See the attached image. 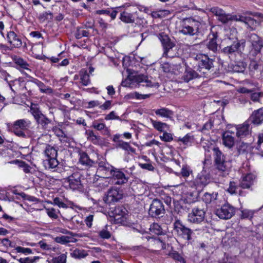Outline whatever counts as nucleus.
Instances as JSON below:
<instances>
[{
  "label": "nucleus",
  "mask_w": 263,
  "mask_h": 263,
  "mask_svg": "<svg viewBox=\"0 0 263 263\" xmlns=\"http://www.w3.org/2000/svg\"><path fill=\"white\" fill-rule=\"evenodd\" d=\"M193 68L200 73V76L210 78L214 72V60L205 54H198L190 58Z\"/></svg>",
  "instance_id": "nucleus-1"
},
{
  "label": "nucleus",
  "mask_w": 263,
  "mask_h": 263,
  "mask_svg": "<svg viewBox=\"0 0 263 263\" xmlns=\"http://www.w3.org/2000/svg\"><path fill=\"white\" fill-rule=\"evenodd\" d=\"M202 26V24L200 22L193 18H186L182 22L179 32L185 35L195 36L193 42L196 45L202 40L203 36Z\"/></svg>",
  "instance_id": "nucleus-2"
},
{
  "label": "nucleus",
  "mask_w": 263,
  "mask_h": 263,
  "mask_svg": "<svg viewBox=\"0 0 263 263\" xmlns=\"http://www.w3.org/2000/svg\"><path fill=\"white\" fill-rule=\"evenodd\" d=\"M210 182V174L209 172L203 169L198 174L195 179L189 181L187 183L189 187L196 190L199 194Z\"/></svg>",
  "instance_id": "nucleus-3"
},
{
  "label": "nucleus",
  "mask_w": 263,
  "mask_h": 263,
  "mask_svg": "<svg viewBox=\"0 0 263 263\" xmlns=\"http://www.w3.org/2000/svg\"><path fill=\"white\" fill-rule=\"evenodd\" d=\"M83 179L82 172L74 169L72 173L66 179V182L68 183L69 187L72 190L82 192L84 189L82 183Z\"/></svg>",
  "instance_id": "nucleus-4"
},
{
  "label": "nucleus",
  "mask_w": 263,
  "mask_h": 263,
  "mask_svg": "<svg viewBox=\"0 0 263 263\" xmlns=\"http://www.w3.org/2000/svg\"><path fill=\"white\" fill-rule=\"evenodd\" d=\"M206 211V208L203 205L195 206L188 214V221L193 223H201L205 219Z\"/></svg>",
  "instance_id": "nucleus-5"
},
{
  "label": "nucleus",
  "mask_w": 263,
  "mask_h": 263,
  "mask_svg": "<svg viewBox=\"0 0 263 263\" xmlns=\"http://www.w3.org/2000/svg\"><path fill=\"white\" fill-rule=\"evenodd\" d=\"M29 112L33 116L36 123L44 129L47 127V125L51 123V120L44 115L39 107L36 104H31Z\"/></svg>",
  "instance_id": "nucleus-6"
},
{
  "label": "nucleus",
  "mask_w": 263,
  "mask_h": 263,
  "mask_svg": "<svg viewBox=\"0 0 263 263\" xmlns=\"http://www.w3.org/2000/svg\"><path fill=\"white\" fill-rule=\"evenodd\" d=\"M44 154L47 159L44 161V164H47L48 168H55L59 164L57 159L58 156L57 149L50 145H47L44 150Z\"/></svg>",
  "instance_id": "nucleus-7"
},
{
  "label": "nucleus",
  "mask_w": 263,
  "mask_h": 263,
  "mask_svg": "<svg viewBox=\"0 0 263 263\" xmlns=\"http://www.w3.org/2000/svg\"><path fill=\"white\" fill-rule=\"evenodd\" d=\"M213 151L216 168L219 171L227 172L230 167L229 162L226 161L223 154L218 147H214Z\"/></svg>",
  "instance_id": "nucleus-8"
},
{
  "label": "nucleus",
  "mask_w": 263,
  "mask_h": 263,
  "mask_svg": "<svg viewBox=\"0 0 263 263\" xmlns=\"http://www.w3.org/2000/svg\"><path fill=\"white\" fill-rule=\"evenodd\" d=\"M245 45L246 42L245 40H238L237 39L234 41L230 45L224 47L221 51L223 54L230 58L232 56L235 55L236 53L241 52V47L243 48Z\"/></svg>",
  "instance_id": "nucleus-9"
},
{
  "label": "nucleus",
  "mask_w": 263,
  "mask_h": 263,
  "mask_svg": "<svg viewBox=\"0 0 263 263\" xmlns=\"http://www.w3.org/2000/svg\"><path fill=\"white\" fill-rule=\"evenodd\" d=\"M165 213V210L162 202L158 199H154L149 206V215L152 217L159 218L162 217Z\"/></svg>",
  "instance_id": "nucleus-10"
},
{
  "label": "nucleus",
  "mask_w": 263,
  "mask_h": 263,
  "mask_svg": "<svg viewBox=\"0 0 263 263\" xmlns=\"http://www.w3.org/2000/svg\"><path fill=\"white\" fill-rule=\"evenodd\" d=\"M235 209L234 206L229 203L222 205L220 208L217 209L215 214L221 219H229L234 215Z\"/></svg>",
  "instance_id": "nucleus-11"
},
{
  "label": "nucleus",
  "mask_w": 263,
  "mask_h": 263,
  "mask_svg": "<svg viewBox=\"0 0 263 263\" xmlns=\"http://www.w3.org/2000/svg\"><path fill=\"white\" fill-rule=\"evenodd\" d=\"M174 229L178 235L187 241L192 240L193 230L184 226L180 220H176L174 223Z\"/></svg>",
  "instance_id": "nucleus-12"
},
{
  "label": "nucleus",
  "mask_w": 263,
  "mask_h": 263,
  "mask_svg": "<svg viewBox=\"0 0 263 263\" xmlns=\"http://www.w3.org/2000/svg\"><path fill=\"white\" fill-rule=\"evenodd\" d=\"M114 167L108 163L101 161L98 164L96 176L103 178H110Z\"/></svg>",
  "instance_id": "nucleus-13"
},
{
  "label": "nucleus",
  "mask_w": 263,
  "mask_h": 263,
  "mask_svg": "<svg viewBox=\"0 0 263 263\" xmlns=\"http://www.w3.org/2000/svg\"><path fill=\"white\" fill-rule=\"evenodd\" d=\"M132 80L137 83H144L145 84H143V86H145L147 87H156L158 88L159 86V84L158 82H156L153 80V78L151 77L141 74H135L131 76Z\"/></svg>",
  "instance_id": "nucleus-14"
},
{
  "label": "nucleus",
  "mask_w": 263,
  "mask_h": 263,
  "mask_svg": "<svg viewBox=\"0 0 263 263\" xmlns=\"http://www.w3.org/2000/svg\"><path fill=\"white\" fill-rule=\"evenodd\" d=\"M159 38L163 45L164 52L163 56L171 57L172 55L169 54L170 51L174 47L175 44L171 42V39L168 35L163 33L159 34Z\"/></svg>",
  "instance_id": "nucleus-15"
},
{
  "label": "nucleus",
  "mask_w": 263,
  "mask_h": 263,
  "mask_svg": "<svg viewBox=\"0 0 263 263\" xmlns=\"http://www.w3.org/2000/svg\"><path fill=\"white\" fill-rule=\"evenodd\" d=\"M235 129L236 130V136L240 139L251 134L252 127H250V123L248 120L242 124L237 125Z\"/></svg>",
  "instance_id": "nucleus-16"
},
{
  "label": "nucleus",
  "mask_w": 263,
  "mask_h": 263,
  "mask_svg": "<svg viewBox=\"0 0 263 263\" xmlns=\"http://www.w3.org/2000/svg\"><path fill=\"white\" fill-rule=\"evenodd\" d=\"M111 177L115 180V184L118 185L124 184L128 180V177L121 170L115 167L112 171Z\"/></svg>",
  "instance_id": "nucleus-17"
},
{
  "label": "nucleus",
  "mask_w": 263,
  "mask_h": 263,
  "mask_svg": "<svg viewBox=\"0 0 263 263\" xmlns=\"http://www.w3.org/2000/svg\"><path fill=\"white\" fill-rule=\"evenodd\" d=\"M123 198L122 190L117 189H111L107 192L105 201L107 203L117 202Z\"/></svg>",
  "instance_id": "nucleus-18"
},
{
  "label": "nucleus",
  "mask_w": 263,
  "mask_h": 263,
  "mask_svg": "<svg viewBox=\"0 0 263 263\" xmlns=\"http://www.w3.org/2000/svg\"><path fill=\"white\" fill-rule=\"evenodd\" d=\"M256 176L252 173L243 175L240 180V186L242 189H249L254 183Z\"/></svg>",
  "instance_id": "nucleus-19"
},
{
  "label": "nucleus",
  "mask_w": 263,
  "mask_h": 263,
  "mask_svg": "<svg viewBox=\"0 0 263 263\" xmlns=\"http://www.w3.org/2000/svg\"><path fill=\"white\" fill-rule=\"evenodd\" d=\"M248 121L257 126L261 125L263 123V108L253 111Z\"/></svg>",
  "instance_id": "nucleus-20"
},
{
  "label": "nucleus",
  "mask_w": 263,
  "mask_h": 263,
  "mask_svg": "<svg viewBox=\"0 0 263 263\" xmlns=\"http://www.w3.org/2000/svg\"><path fill=\"white\" fill-rule=\"evenodd\" d=\"M7 38L8 43L13 46L14 48H19L22 45V42L19 35L13 31L8 32Z\"/></svg>",
  "instance_id": "nucleus-21"
},
{
  "label": "nucleus",
  "mask_w": 263,
  "mask_h": 263,
  "mask_svg": "<svg viewBox=\"0 0 263 263\" xmlns=\"http://www.w3.org/2000/svg\"><path fill=\"white\" fill-rule=\"evenodd\" d=\"M232 134H234V131L228 130L222 134L223 144L228 148L232 147L235 143V139L232 135Z\"/></svg>",
  "instance_id": "nucleus-22"
},
{
  "label": "nucleus",
  "mask_w": 263,
  "mask_h": 263,
  "mask_svg": "<svg viewBox=\"0 0 263 263\" xmlns=\"http://www.w3.org/2000/svg\"><path fill=\"white\" fill-rule=\"evenodd\" d=\"M1 72L2 75L5 77V80L8 83V85L12 91L14 92L16 91H18L21 85L20 81L17 79L14 80H9L8 78H10V76L5 71H3Z\"/></svg>",
  "instance_id": "nucleus-23"
},
{
  "label": "nucleus",
  "mask_w": 263,
  "mask_h": 263,
  "mask_svg": "<svg viewBox=\"0 0 263 263\" xmlns=\"http://www.w3.org/2000/svg\"><path fill=\"white\" fill-rule=\"evenodd\" d=\"M127 215V211L122 206L116 207L114 211V217L119 222L124 221Z\"/></svg>",
  "instance_id": "nucleus-24"
},
{
  "label": "nucleus",
  "mask_w": 263,
  "mask_h": 263,
  "mask_svg": "<svg viewBox=\"0 0 263 263\" xmlns=\"http://www.w3.org/2000/svg\"><path fill=\"white\" fill-rule=\"evenodd\" d=\"M261 68V62L260 60H256L254 59H251L250 60V64L249 66V69L250 74L252 77H255L256 74L258 76V73L260 72Z\"/></svg>",
  "instance_id": "nucleus-25"
},
{
  "label": "nucleus",
  "mask_w": 263,
  "mask_h": 263,
  "mask_svg": "<svg viewBox=\"0 0 263 263\" xmlns=\"http://www.w3.org/2000/svg\"><path fill=\"white\" fill-rule=\"evenodd\" d=\"M243 14H245V16L242 23L246 25L247 28L252 31L255 30L260 25V22L253 18L247 16L248 14H246L245 12L243 13Z\"/></svg>",
  "instance_id": "nucleus-26"
},
{
  "label": "nucleus",
  "mask_w": 263,
  "mask_h": 263,
  "mask_svg": "<svg viewBox=\"0 0 263 263\" xmlns=\"http://www.w3.org/2000/svg\"><path fill=\"white\" fill-rule=\"evenodd\" d=\"M154 111L157 116L161 118L172 119L174 116V112L166 107L154 109Z\"/></svg>",
  "instance_id": "nucleus-27"
},
{
  "label": "nucleus",
  "mask_w": 263,
  "mask_h": 263,
  "mask_svg": "<svg viewBox=\"0 0 263 263\" xmlns=\"http://www.w3.org/2000/svg\"><path fill=\"white\" fill-rule=\"evenodd\" d=\"M199 77H201L200 73L190 68L185 70L184 75L182 76V79L184 82H189L190 81Z\"/></svg>",
  "instance_id": "nucleus-28"
},
{
  "label": "nucleus",
  "mask_w": 263,
  "mask_h": 263,
  "mask_svg": "<svg viewBox=\"0 0 263 263\" xmlns=\"http://www.w3.org/2000/svg\"><path fill=\"white\" fill-rule=\"evenodd\" d=\"M92 127L95 129L100 131L104 135H109L110 131L105 123L100 122L99 120H96L92 122Z\"/></svg>",
  "instance_id": "nucleus-29"
},
{
  "label": "nucleus",
  "mask_w": 263,
  "mask_h": 263,
  "mask_svg": "<svg viewBox=\"0 0 263 263\" xmlns=\"http://www.w3.org/2000/svg\"><path fill=\"white\" fill-rule=\"evenodd\" d=\"M31 82L38 86L41 92L47 94H51L53 93V90L51 87L46 86L42 82L38 79L32 78Z\"/></svg>",
  "instance_id": "nucleus-30"
},
{
  "label": "nucleus",
  "mask_w": 263,
  "mask_h": 263,
  "mask_svg": "<svg viewBox=\"0 0 263 263\" xmlns=\"http://www.w3.org/2000/svg\"><path fill=\"white\" fill-rule=\"evenodd\" d=\"M31 124V121L28 119H20L14 122L13 128H17L22 130H26L30 127Z\"/></svg>",
  "instance_id": "nucleus-31"
},
{
  "label": "nucleus",
  "mask_w": 263,
  "mask_h": 263,
  "mask_svg": "<svg viewBox=\"0 0 263 263\" xmlns=\"http://www.w3.org/2000/svg\"><path fill=\"white\" fill-rule=\"evenodd\" d=\"M79 162L83 165L86 166H91L95 164V161L90 159L88 155L85 152L79 153Z\"/></svg>",
  "instance_id": "nucleus-32"
},
{
  "label": "nucleus",
  "mask_w": 263,
  "mask_h": 263,
  "mask_svg": "<svg viewBox=\"0 0 263 263\" xmlns=\"http://www.w3.org/2000/svg\"><path fill=\"white\" fill-rule=\"evenodd\" d=\"M212 36L213 37L210 39L209 42L207 43L206 47L214 53H216L218 48V45L217 43L218 36L216 33H213Z\"/></svg>",
  "instance_id": "nucleus-33"
},
{
  "label": "nucleus",
  "mask_w": 263,
  "mask_h": 263,
  "mask_svg": "<svg viewBox=\"0 0 263 263\" xmlns=\"http://www.w3.org/2000/svg\"><path fill=\"white\" fill-rule=\"evenodd\" d=\"M11 58L13 62L16 65L17 67L24 69H28L29 64L23 58L15 55H12Z\"/></svg>",
  "instance_id": "nucleus-34"
},
{
  "label": "nucleus",
  "mask_w": 263,
  "mask_h": 263,
  "mask_svg": "<svg viewBox=\"0 0 263 263\" xmlns=\"http://www.w3.org/2000/svg\"><path fill=\"white\" fill-rule=\"evenodd\" d=\"M252 48L250 51V55L255 57L260 54L261 49L263 47V40H261L258 42L251 44Z\"/></svg>",
  "instance_id": "nucleus-35"
},
{
  "label": "nucleus",
  "mask_w": 263,
  "mask_h": 263,
  "mask_svg": "<svg viewBox=\"0 0 263 263\" xmlns=\"http://www.w3.org/2000/svg\"><path fill=\"white\" fill-rule=\"evenodd\" d=\"M217 196L218 193L217 192H213L212 193L205 192L203 194L202 199L206 204H210L212 203H215Z\"/></svg>",
  "instance_id": "nucleus-36"
},
{
  "label": "nucleus",
  "mask_w": 263,
  "mask_h": 263,
  "mask_svg": "<svg viewBox=\"0 0 263 263\" xmlns=\"http://www.w3.org/2000/svg\"><path fill=\"white\" fill-rule=\"evenodd\" d=\"M79 75L80 78V82L83 86H87L90 83V79L89 74L87 70L85 69H82L79 71Z\"/></svg>",
  "instance_id": "nucleus-37"
},
{
  "label": "nucleus",
  "mask_w": 263,
  "mask_h": 263,
  "mask_svg": "<svg viewBox=\"0 0 263 263\" xmlns=\"http://www.w3.org/2000/svg\"><path fill=\"white\" fill-rule=\"evenodd\" d=\"M247 64L245 62L239 61L232 64L230 68L234 72H243L246 68Z\"/></svg>",
  "instance_id": "nucleus-38"
},
{
  "label": "nucleus",
  "mask_w": 263,
  "mask_h": 263,
  "mask_svg": "<svg viewBox=\"0 0 263 263\" xmlns=\"http://www.w3.org/2000/svg\"><path fill=\"white\" fill-rule=\"evenodd\" d=\"M240 184L237 185L235 182H230L229 187L227 191L231 194H238L239 195H241L242 191L240 190Z\"/></svg>",
  "instance_id": "nucleus-39"
},
{
  "label": "nucleus",
  "mask_w": 263,
  "mask_h": 263,
  "mask_svg": "<svg viewBox=\"0 0 263 263\" xmlns=\"http://www.w3.org/2000/svg\"><path fill=\"white\" fill-rule=\"evenodd\" d=\"M120 19L125 23H132L134 22L133 14L125 11L120 13Z\"/></svg>",
  "instance_id": "nucleus-40"
},
{
  "label": "nucleus",
  "mask_w": 263,
  "mask_h": 263,
  "mask_svg": "<svg viewBox=\"0 0 263 263\" xmlns=\"http://www.w3.org/2000/svg\"><path fill=\"white\" fill-rule=\"evenodd\" d=\"M116 148H121L126 151L130 152L132 153H135V149L131 147L127 142L123 141H120L118 143L116 144Z\"/></svg>",
  "instance_id": "nucleus-41"
},
{
  "label": "nucleus",
  "mask_w": 263,
  "mask_h": 263,
  "mask_svg": "<svg viewBox=\"0 0 263 263\" xmlns=\"http://www.w3.org/2000/svg\"><path fill=\"white\" fill-rule=\"evenodd\" d=\"M255 211L249 210V209H243L241 210V214H240V217L241 219H251Z\"/></svg>",
  "instance_id": "nucleus-42"
},
{
  "label": "nucleus",
  "mask_w": 263,
  "mask_h": 263,
  "mask_svg": "<svg viewBox=\"0 0 263 263\" xmlns=\"http://www.w3.org/2000/svg\"><path fill=\"white\" fill-rule=\"evenodd\" d=\"M151 122L153 127L159 132H163L164 128L167 126V125L165 123H163L160 121H157L151 119Z\"/></svg>",
  "instance_id": "nucleus-43"
},
{
  "label": "nucleus",
  "mask_w": 263,
  "mask_h": 263,
  "mask_svg": "<svg viewBox=\"0 0 263 263\" xmlns=\"http://www.w3.org/2000/svg\"><path fill=\"white\" fill-rule=\"evenodd\" d=\"M53 15L50 11H45L39 14L37 18L41 22H45L46 20H51Z\"/></svg>",
  "instance_id": "nucleus-44"
},
{
  "label": "nucleus",
  "mask_w": 263,
  "mask_h": 263,
  "mask_svg": "<svg viewBox=\"0 0 263 263\" xmlns=\"http://www.w3.org/2000/svg\"><path fill=\"white\" fill-rule=\"evenodd\" d=\"M46 212L47 215L52 219H57L58 218V214L60 212L59 210H55L53 208H45Z\"/></svg>",
  "instance_id": "nucleus-45"
},
{
  "label": "nucleus",
  "mask_w": 263,
  "mask_h": 263,
  "mask_svg": "<svg viewBox=\"0 0 263 263\" xmlns=\"http://www.w3.org/2000/svg\"><path fill=\"white\" fill-rule=\"evenodd\" d=\"M249 144L243 142H239L237 146V152L239 155L245 154L248 152Z\"/></svg>",
  "instance_id": "nucleus-46"
},
{
  "label": "nucleus",
  "mask_w": 263,
  "mask_h": 263,
  "mask_svg": "<svg viewBox=\"0 0 263 263\" xmlns=\"http://www.w3.org/2000/svg\"><path fill=\"white\" fill-rule=\"evenodd\" d=\"M192 136L190 134H186L182 138H178L177 139L178 142H181L184 145H190L192 143Z\"/></svg>",
  "instance_id": "nucleus-47"
},
{
  "label": "nucleus",
  "mask_w": 263,
  "mask_h": 263,
  "mask_svg": "<svg viewBox=\"0 0 263 263\" xmlns=\"http://www.w3.org/2000/svg\"><path fill=\"white\" fill-rule=\"evenodd\" d=\"M150 230L157 235H162L163 232L160 226L158 223H153L151 226Z\"/></svg>",
  "instance_id": "nucleus-48"
},
{
  "label": "nucleus",
  "mask_w": 263,
  "mask_h": 263,
  "mask_svg": "<svg viewBox=\"0 0 263 263\" xmlns=\"http://www.w3.org/2000/svg\"><path fill=\"white\" fill-rule=\"evenodd\" d=\"M263 97V92L253 91L250 93V98L253 102H259L261 98Z\"/></svg>",
  "instance_id": "nucleus-49"
},
{
  "label": "nucleus",
  "mask_w": 263,
  "mask_h": 263,
  "mask_svg": "<svg viewBox=\"0 0 263 263\" xmlns=\"http://www.w3.org/2000/svg\"><path fill=\"white\" fill-rule=\"evenodd\" d=\"M88 139L95 144H98L100 141V137L95 135L93 131H89L88 134Z\"/></svg>",
  "instance_id": "nucleus-50"
},
{
  "label": "nucleus",
  "mask_w": 263,
  "mask_h": 263,
  "mask_svg": "<svg viewBox=\"0 0 263 263\" xmlns=\"http://www.w3.org/2000/svg\"><path fill=\"white\" fill-rule=\"evenodd\" d=\"M71 254L73 257L76 258H84L87 255L85 251L79 249L74 250Z\"/></svg>",
  "instance_id": "nucleus-51"
},
{
  "label": "nucleus",
  "mask_w": 263,
  "mask_h": 263,
  "mask_svg": "<svg viewBox=\"0 0 263 263\" xmlns=\"http://www.w3.org/2000/svg\"><path fill=\"white\" fill-rule=\"evenodd\" d=\"M172 73L175 75H178L182 72L183 68L181 64H172Z\"/></svg>",
  "instance_id": "nucleus-52"
},
{
  "label": "nucleus",
  "mask_w": 263,
  "mask_h": 263,
  "mask_svg": "<svg viewBox=\"0 0 263 263\" xmlns=\"http://www.w3.org/2000/svg\"><path fill=\"white\" fill-rule=\"evenodd\" d=\"M66 255L65 254H62L58 257H53L51 261L53 263H66Z\"/></svg>",
  "instance_id": "nucleus-53"
},
{
  "label": "nucleus",
  "mask_w": 263,
  "mask_h": 263,
  "mask_svg": "<svg viewBox=\"0 0 263 263\" xmlns=\"http://www.w3.org/2000/svg\"><path fill=\"white\" fill-rule=\"evenodd\" d=\"M244 16H245V14L243 15H241V14H235V15H232V14H229V22L232 21H234L240 22L242 23L243 20L244 18Z\"/></svg>",
  "instance_id": "nucleus-54"
},
{
  "label": "nucleus",
  "mask_w": 263,
  "mask_h": 263,
  "mask_svg": "<svg viewBox=\"0 0 263 263\" xmlns=\"http://www.w3.org/2000/svg\"><path fill=\"white\" fill-rule=\"evenodd\" d=\"M217 19L219 21L221 22L223 24H226L229 22V14H227L223 11L218 17Z\"/></svg>",
  "instance_id": "nucleus-55"
},
{
  "label": "nucleus",
  "mask_w": 263,
  "mask_h": 263,
  "mask_svg": "<svg viewBox=\"0 0 263 263\" xmlns=\"http://www.w3.org/2000/svg\"><path fill=\"white\" fill-rule=\"evenodd\" d=\"M88 32L85 30L78 29L76 33V37L78 39H80L83 36L87 37L88 36Z\"/></svg>",
  "instance_id": "nucleus-56"
},
{
  "label": "nucleus",
  "mask_w": 263,
  "mask_h": 263,
  "mask_svg": "<svg viewBox=\"0 0 263 263\" xmlns=\"http://www.w3.org/2000/svg\"><path fill=\"white\" fill-rule=\"evenodd\" d=\"M256 149L261 152H263V133L258 135Z\"/></svg>",
  "instance_id": "nucleus-57"
},
{
  "label": "nucleus",
  "mask_w": 263,
  "mask_h": 263,
  "mask_svg": "<svg viewBox=\"0 0 263 263\" xmlns=\"http://www.w3.org/2000/svg\"><path fill=\"white\" fill-rule=\"evenodd\" d=\"M192 172V171L189 167L185 166L182 167L180 173L182 177H187Z\"/></svg>",
  "instance_id": "nucleus-58"
},
{
  "label": "nucleus",
  "mask_w": 263,
  "mask_h": 263,
  "mask_svg": "<svg viewBox=\"0 0 263 263\" xmlns=\"http://www.w3.org/2000/svg\"><path fill=\"white\" fill-rule=\"evenodd\" d=\"M115 119L121 120V118L116 115V112L114 111H111L109 114L106 115L105 117V120H106Z\"/></svg>",
  "instance_id": "nucleus-59"
},
{
  "label": "nucleus",
  "mask_w": 263,
  "mask_h": 263,
  "mask_svg": "<svg viewBox=\"0 0 263 263\" xmlns=\"http://www.w3.org/2000/svg\"><path fill=\"white\" fill-rule=\"evenodd\" d=\"M15 250L17 252L22 253L25 254H29L32 253V250L30 248H25L18 246L15 248Z\"/></svg>",
  "instance_id": "nucleus-60"
},
{
  "label": "nucleus",
  "mask_w": 263,
  "mask_h": 263,
  "mask_svg": "<svg viewBox=\"0 0 263 263\" xmlns=\"http://www.w3.org/2000/svg\"><path fill=\"white\" fill-rule=\"evenodd\" d=\"M39 259V257H34L33 258L29 257L21 258L18 260L20 263H34L36 260Z\"/></svg>",
  "instance_id": "nucleus-61"
},
{
  "label": "nucleus",
  "mask_w": 263,
  "mask_h": 263,
  "mask_svg": "<svg viewBox=\"0 0 263 263\" xmlns=\"http://www.w3.org/2000/svg\"><path fill=\"white\" fill-rule=\"evenodd\" d=\"M249 41L252 44L254 42H258L259 41L262 40L261 37L258 36L255 33H251L249 36Z\"/></svg>",
  "instance_id": "nucleus-62"
},
{
  "label": "nucleus",
  "mask_w": 263,
  "mask_h": 263,
  "mask_svg": "<svg viewBox=\"0 0 263 263\" xmlns=\"http://www.w3.org/2000/svg\"><path fill=\"white\" fill-rule=\"evenodd\" d=\"M160 139L165 142H170L173 140L172 135L170 133L164 132L162 136H160Z\"/></svg>",
  "instance_id": "nucleus-63"
},
{
  "label": "nucleus",
  "mask_w": 263,
  "mask_h": 263,
  "mask_svg": "<svg viewBox=\"0 0 263 263\" xmlns=\"http://www.w3.org/2000/svg\"><path fill=\"white\" fill-rule=\"evenodd\" d=\"M99 236L103 239H108L110 237V232L106 230H102L99 233Z\"/></svg>",
  "instance_id": "nucleus-64"
}]
</instances>
